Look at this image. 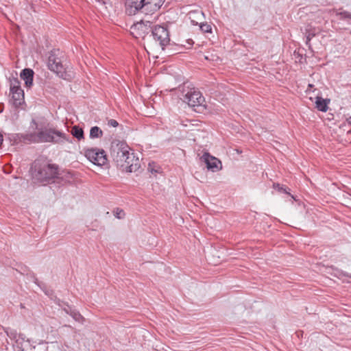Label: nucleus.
<instances>
[{
  "instance_id": "473e14b6",
  "label": "nucleus",
  "mask_w": 351,
  "mask_h": 351,
  "mask_svg": "<svg viewBox=\"0 0 351 351\" xmlns=\"http://www.w3.org/2000/svg\"><path fill=\"white\" fill-rule=\"evenodd\" d=\"M64 327H68V328H71L73 330H74V332H76V330H75L74 328L71 327L70 325H66V324H65V325L64 326Z\"/></svg>"
},
{
  "instance_id": "1a4fd4ad",
  "label": "nucleus",
  "mask_w": 351,
  "mask_h": 351,
  "mask_svg": "<svg viewBox=\"0 0 351 351\" xmlns=\"http://www.w3.org/2000/svg\"><path fill=\"white\" fill-rule=\"evenodd\" d=\"M201 160L205 162L206 168L213 172H216L222 169L221 162L208 152H204Z\"/></svg>"
},
{
  "instance_id": "a878e982",
  "label": "nucleus",
  "mask_w": 351,
  "mask_h": 351,
  "mask_svg": "<svg viewBox=\"0 0 351 351\" xmlns=\"http://www.w3.org/2000/svg\"><path fill=\"white\" fill-rule=\"evenodd\" d=\"M5 332H6V333H7V335L9 337V338H10L11 340H14V339H16V336H17V333H16V331H14V330H10V331L6 330Z\"/></svg>"
},
{
  "instance_id": "e433bc0d",
  "label": "nucleus",
  "mask_w": 351,
  "mask_h": 351,
  "mask_svg": "<svg viewBox=\"0 0 351 351\" xmlns=\"http://www.w3.org/2000/svg\"><path fill=\"white\" fill-rule=\"evenodd\" d=\"M162 2H165V0H162Z\"/></svg>"
},
{
  "instance_id": "4468645a",
  "label": "nucleus",
  "mask_w": 351,
  "mask_h": 351,
  "mask_svg": "<svg viewBox=\"0 0 351 351\" xmlns=\"http://www.w3.org/2000/svg\"><path fill=\"white\" fill-rule=\"evenodd\" d=\"M11 95L12 104L15 108H19L25 103L23 90L14 92Z\"/></svg>"
},
{
  "instance_id": "ddd939ff",
  "label": "nucleus",
  "mask_w": 351,
  "mask_h": 351,
  "mask_svg": "<svg viewBox=\"0 0 351 351\" xmlns=\"http://www.w3.org/2000/svg\"><path fill=\"white\" fill-rule=\"evenodd\" d=\"M17 137L20 141L23 143H38V134L35 132L28 134H17Z\"/></svg>"
},
{
  "instance_id": "c9c22d12",
  "label": "nucleus",
  "mask_w": 351,
  "mask_h": 351,
  "mask_svg": "<svg viewBox=\"0 0 351 351\" xmlns=\"http://www.w3.org/2000/svg\"><path fill=\"white\" fill-rule=\"evenodd\" d=\"M344 276H348L347 274H344ZM350 278H351V276H349Z\"/></svg>"
},
{
  "instance_id": "4be33fe9",
  "label": "nucleus",
  "mask_w": 351,
  "mask_h": 351,
  "mask_svg": "<svg viewBox=\"0 0 351 351\" xmlns=\"http://www.w3.org/2000/svg\"><path fill=\"white\" fill-rule=\"evenodd\" d=\"M273 187L280 193L289 194L287 191L288 189L285 187L283 185L280 184L279 183H274Z\"/></svg>"
},
{
  "instance_id": "0eeeda50",
  "label": "nucleus",
  "mask_w": 351,
  "mask_h": 351,
  "mask_svg": "<svg viewBox=\"0 0 351 351\" xmlns=\"http://www.w3.org/2000/svg\"><path fill=\"white\" fill-rule=\"evenodd\" d=\"M182 96L184 101L186 102L189 106L192 107L201 106L205 101V99L202 93L196 90L194 88L190 89L186 93L183 91Z\"/></svg>"
},
{
  "instance_id": "7ed1b4c3",
  "label": "nucleus",
  "mask_w": 351,
  "mask_h": 351,
  "mask_svg": "<svg viewBox=\"0 0 351 351\" xmlns=\"http://www.w3.org/2000/svg\"><path fill=\"white\" fill-rule=\"evenodd\" d=\"M164 2L162 0H127L125 1V12L129 16H133L138 12L145 14H152L158 11Z\"/></svg>"
},
{
  "instance_id": "2f4dec72",
  "label": "nucleus",
  "mask_w": 351,
  "mask_h": 351,
  "mask_svg": "<svg viewBox=\"0 0 351 351\" xmlns=\"http://www.w3.org/2000/svg\"><path fill=\"white\" fill-rule=\"evenodd\" d=\"M99 2L101 3L104 5H106L108 3L107 0H98Z\"/></svg>"
},
{
  "instance_id": "6ab92c4d",
  "label": "nucleus",
  "mask_w": 351,
  "mask_h": 351,
  "mask_svg": "<svg viewBox=\"0 0 351 351\" xmlns=\"http://www.w3.org/2000/svg\"><path fill=\"white\" fill-rule=\"evenodd\" d=\"M90 138H97L103 136V131L98 126H93L90 130Z\"/></svg>"
},
{
  "instance_id": "6e6552de",
  "label": "nucleus",
  "mask_w": 351,
  "mask_h": 351,
  "mask_svg": "<svg viewBox=\"0 0 351 351\" xmlns=\"http://www.w3.org/2000/svg\"><path fill=\"white\" fill-rule=\"evenodd\" d=\"M151 32L154 39L159 42L162 49H164L170 42L169 30L164 26L156 25L151 29Z\"/></svg>"
},
{
  "instance_id": "9b49d317",
  "label": "nucleus",
  "mask_w": 351,
  "mask_h": 351,
  "mask_svg": "<svg viewBox=\"0 0 351 351\" xmlns=\"http://www.w3.org/2000/svg\"><path fill=\"white\" fill-rule=\"evenodd\" d=\"M34 76V71L30 68L23 69L20 73V77L24 81L25 86L27 88L32 87Z\"/></svg>"
},
{
  "instance_id": "dca6fc26",
  "label": "nucleus",
  "mask_w": 351,
  "mask_h": 351,
  "mask_svg": "<svg viewBox=\"0 0 351 351\" xmlns=\"http://www.w3.org/2000/svg\"><path fill=\"white\" fill-rule=\"evenodd\" d=\"M71 134L74 138H76L78 141H81L84 138V130L82 128L78 125H74L71 128Z\"/></svg>"
},
{
  "instance_id": "f257e3e1",
  "label": "nucleus",
  "mask_w": 351,
  "mask_h": 351,
  "mask_svg": "<svg viewBox=\"0 0 351 351\" xmlns=\"http://www.w3.org/2000/svg\"><path fill=\"white\" fill-rule=\"evenodd\" d=\"M130 148L123 141L114 139L112 141L110 154L117 167L122 171L136 172L141 167L138 158L130 153Z\"/></svg>"
},
{
  "instance_id": "c85d7f7f",
  "label": "nucleus",
  "mask_w": 351,
  "mask_h": 351,
  "mask_svg": "<svg viewBox=\"0 0 351 351\" xmlns=\"http://www.w3.org/2000/svg\"><path fill=\"white\" fill-rule=\"evenodd\" d=\"M56 303L60 307L63 308L64 306H66V304H68L67 303H65L64 302L62 301L60 299H57L56 300Z\"/></svg>"
},
{
  "instance_id": "bb28decb",
  "label": "nucleus",
  "mask_w": 351,
  "mask_h": 351,
  "mask_svg": "<svg viewBox=\"0 0 351 351\" xmlns=\"http://www.w3.org/2000/svg\"><path fill=\"white\" fill-rule=\"evenodd\" d=\"M30 128H32V129L34 130H38V132L40 130L39 128H38V123L36 122V121L34 119H32V121L30 123Z\"/></svg>"
},
{
  "instance_id": "2eb2a0df",
  "label": "nucleus",
  "mask_w": 351,
  "mask_h": 351,
  "mask_svg": "<svg viewBox=\"0 0 351 351\" xmlns=\"http://www.w3.org/2000/svg\"><path fill=\"white\" fill-rule=\"evenodd\" d=\"M315 100V108L321 112H326L328 109L330 99H324L322 97L317 96Z\"/></svg>"
},
{
  "instance_id": "412c9836",
  "label": "nucleus",
  "mask_w": 351,
  "mask_h": 351,
  "mask_svg": "<svg viewBox=\"0 0 351 351\" xmlns=\"http://www.w3.org/2000/svg\"><path fill=\"white\" fill-rule=\"evenodd\" d=\"M336 16H338L341 20L351 19V13L345 10L337 12Z\"/></svg>"
},
{
  "instance_id": "cd10ccee",
  "label": "nucleus",
  "mask_w": 351,
  "mask_h": 351,
  "mask_svg": "<svg viewBox=\"0 0 351 351\" xmlns=\"http://www.w3.org/2000/svg\"><path fill=\"white\" fill-rule=\"evenodd\" d=\"M108 125L116 128L119 125V123L114 119H108Z\"/></svg>"
},
{
  "instance_id": "393cba45",
  "label": "nucleus",
  "mask_w": 351,
  "mask_h": 351,
  "mask_svg": "<svg viewBox=\"0 0 351 351\" xmlns=\"http://www.w3.org/2000/svg\"><path fill=\"white\" fill-rule=\"evenodd\" d=\"M114 216L118 219H122L125 216V212L122 209L117 208L114 211Z\"/></svg>"
},
{
  "instance_id": "a211bd4d",
  "label": "nucleus",
  "mask_w": 351,
  "mask_h": 351,
  "mask_svg": "<svg viewBox=\"0 0 351 351\" xmlns=\"http://www.w3.org/2000/svg\"><path fill=\"white\" fill-rule=\"evenodd\" d=\"M175 47L182 48V47H179L176 45L171 44L169 42V44H167V45L162 49L165 51L167 56H171L178 53L176 52L177 49H175Z\"/></svg>"
},
{
  "instance_id": "423d86ee",
  "label": "nucleus",
  "mask_w": 351,
  "mask_h": 351,
  "mask_svg": "<svg viewBox=\"0 0 351 351\" xmlns=\"http://www.w3.org/2000/svg\"><path fill=\"white\" fill-rule=\"evenodd\" d=\"M85 156L91 162L98 166L104 165L108 160L107 155L103 149H87L85 151Z\"/></svg>"
},
{
  "instance_id": "f03ea898",
  "label": "nucleus",
  "mask_w": 351,
  "mask_h": 351,
  "mask_svg": "<svg viewBox=\"0 0 351 351\" xmlns=\"http://www.w3.org/2000/svg\"><path fill=\"white\" fill-rule=\"evenodd\" d=\"M58 165L42 160H34L30 167L32 179L38 183L49 182L53 179L58 178Z\"/></svg>"
},
{
  "instance_id": "9d476101",
  "label": "nucleus",
  "mask_w": 351,
  "mask_h": 351,
  "mask_svg": "<svg viewBox=\"0 0 351 351\" xmlns=\"http://www.w3.org/2000/svg\"><path fill=\"white\" fill-rule=\"evenodd\" d=\"M151 22L146 21L145 23L143 21L137 22L131 26V29L133 31L132 33H136V37H145L149 33V29H151Z\"/></svg>"
},
{
  "instance_id": "72a5a7b5",
  "label": "nucleus",
  "mask_w": 351,
  "mask_h": 351,
  "mask_svg": "<svg viewBox=\"0 0 351 351\" xmlns=\"http://www.w3.org/2000/svg\"><path fill=\"white\" fill-rule=\"evenodd\" d=\"M346 121L348 122V123L349 125H351V117H350L347 118V119H346Z\"/></svg>"
},
{
  "instance_id": "c756f323",
  "label": "nucleus",
  "mask_w": 351,
  "mask_h": 351,
  "mask_svg": "<svg viewBox=\"0 0 351 351\" xmlns=\"http://www.w3.org/2000/svg\"><path fill=\"white\" fill-rule=\"evenodd\" d=\"M186 43L189 45L190 47H191L194 43V42L192 39H188L186 40Z\"/></svg>"
},
{
  "instance_id": "aec40b11",
  "label": "nucleus",
  "mask_w": 351,
  "mask_h": 351,
  "mask_svg": "<svg viewBox=\"0 0 351 351\" xmlns=\"http://www.w3.org/2000/svg\"><path fill=\"white\" fill-rule=\"evenodd\" d=\"M316 36V33L314 31H312L311 29H306V45H308V48H311V45L310 44L311 40Z\"/></svg>"
},
{
  "instance_id": "f8f14e48",
  "label": "nucleus",
  "mask_w": 351,
  "mask_h": 351,
  "mask_svg": "<svg viewBox=\"0 0 351 351\" xmlns=\"http://www.w3.org/2000/svg\"><path fill=\"white\" fill-rule=\"evenodd\" d=\"M63 311L71 315L76 322L83 323L85 319L78 311L69 304H66V306L63 307Z\"/></svg>"
},
{
  "instance_id": "f3484780",
  "label": "nucleus",
  "mask_w": 351,
  "mask_h": 351,
  "mask_svg": "<svg viewBox=\"0 0 351 351\" xmlns=\"http://www.w3.org/2000/svg\"><path fill=\"white\" fill-rule=\"evenodd\" d=\"M10 94H12L14 92H16V91L23 90L21 87V82H19L18 78L14 77L13 79H10Z\"/></svg>"
},
{
  "instance_id": "7c9ffc66",
  "label": "nucleus",
  "mask_w": 351,
  "mask_h": 351,
  "mask_svg": "<svg viewBox=\"0 0 351 351\" xmlns=\"http://www.w3.org/2000/svg\"><path fill=\"white\" fill-rule=\"evenodd\" d=\"M32 278L34 279V282L36 283V284H38V279L37 278L34 276V274H32Z\"/></svg>"
},
{
  "instance_id": "b1692460",
  "label": "nucleus",
  "mask_w": 351,
  "mask_h": 351,
  "mask_svg": "<svg viewBox=\"0 0 351 351\" xmlns=\"http://www.w3.org/2000/svg\"><path fill=\"white\" fill-rule=\"evenodd\" d=\"M34 351H47L48 346L47 343H39L37 346L34 347Z\"/></svg>"
},
{
  "instance_id": "f704fd0d",
  "label": "nucleus",
  "mask_w": 351,
  "mask_h": 351,
  "mask_svg": "<svg viewBox=\"0 0 351 351\" xmlns=\"http://www.w3.org/2000/svg\"><path fill=\"white\" fill-rule=\"evenodd\" d=\"M153 171L156 172V170H154V169H151V172H153Z\"/></svg>"
},
{
  "instance_id": "39448f33",
  "label": "nucleus",
  "mask_w": 351,
  "mask_h": 351,
  "mask_svg": "<svg viewBox=\"0 0 351 351\" xmlns=\"http://www.w3.org/2000/svg\"><path fill=\"white\" fill-rule=\"evenodd\" d=\"M47 66L49 69L56 73L59 77L65 80H70L71 79V75L66 71V66L53 51H51L48 58Z\"/></svg>"
},
{
  "instance_id": "20e7f679",
  "label": "nucleus",
  "mask_w": 351,
  "mask_h": 351,
  "mask_svg": "<svg viewBox=\"0 0 351 351\" xmlns=\"http://www.w3.org/2000/svg\"><path fill=\"white\" fill-rule=\"evenodd\" d=\"M37 134L38 143H60L65 141L72 143L69 136L55 128L40 129Z\"/></svg>"
},
{
  "instance_id": "5701e85b",
  "label": "nucleus",
  "mask_w": 351,
  "mask_h": 351,
  "mask_svg": "<svg viewBox=\"0 0 351 351\" xmlns=\"http://www.w3.org/2000/svg\"><path fill=\"white\" fill-rule=\"evenodd\" d=\"M200 29L204 33H211L212 27L211 25L207 23H202L199 25Z\"/></svg>"
}]
</instances>
